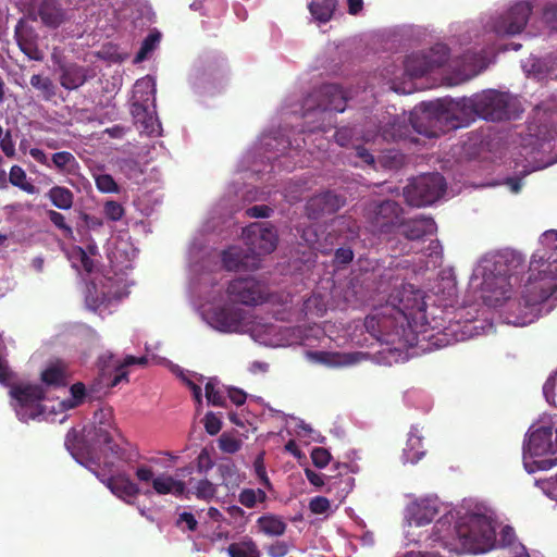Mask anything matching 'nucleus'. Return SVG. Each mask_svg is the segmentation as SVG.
Masks as SVG:
<instances>
[{"label": "nucleus", "instance_id": "14", "mask_svg": "<svg viewBox=\"0 0 557 557\" xmlns=\"http://www.w3.org/2000/svg\"><path fill=\"white\" fill-rule=\"evenodd\" d=\"M345 205V198L334 191L326 190L312 196L306 203V215L310 220H319L326 214L337 212Z\"/></svg>", "mask_w": 557, "mask_h": 557}, {"label": "nucleus", "instance_id": "42", "mask_svg": "<svg viewBox=\"0 0 557 557\" xmlns=\"http://www.w3.org/2000/svg\"><path fill=\"white\" fill-rule=\"evenodd\" d=\"M191 493L198 499L211 502L215 496L216 485L208 479H202L197 481L196 484L191 487Z\"/></svg>", "mask_w": 557, "mask_h": 557}, {"label": "nucleus", "instance_id": "27", "mask_svg": "<svg viewBox=\"0 0 557 557\" xmlns=\"http://www.w3.org/2000/svg\"><path fill=\"white\" fill-rule=\"evenodd\" d=\"M337 3V0H311L308 9L314 20L327 23L333 17Z\"/></svg>", "mask_w": 557, "mask_h": 557}, {"label": "nucleus", "instance_id": "18", "mask_svg": "<svg viewBox=\"0 0 557 557\" xmlns=\"http://www.w3.org/2000/svg\"><path fill=\"white\" fill-rule=\"evenodd\" d=\"M436 228L435 221L430 216L421 215L407 220L403 215L396 231L408 240H419L426 235L434 234Z\"/></svg>", "mask_w": 557, "mask_h": 557}, {"label": "nucleus", "instance_id": "33", "mask_svg": "<svg viewBox=\"0 0 557 557\" xmlns=\"http://www.w3.org/2000/svg\"><path fill=\"white\" fill-rule=\"evenodd\" d=\"M268 499V495L262 488H243L237 497L238 503L248 508H257L259 504H264Z\"/></svg>", "mask_w": 557, "mask_h": 557}, {"label": "nucleus", "instance_id": "32", "mask_svg": "<svg viewBox=\"0 0 557 557\" xmlns=\"http://www.w3.org/2000/svg\"><path fill=\"white\" fill-rule=\"evenodd\" d=\"M227 554L230 557H261V553L251 539L235 542L228 545Z\"/></svg>", "mask_w": 557, "mask_h": 557}, {"label": "nucleus", "instance_id": "52", "mask_svg": "<svg viewBox=\"0 0 557 557\" xmlns=\"http://www.w3.org/2000/svg\"><path fill=\"white\" fill-rule=\"evenodd\" d=\"M330 500L323 496H315L309 503V509L312 513L322 515L330 509Z\"/></svg>", "mask_w": 557, "mask_h": 557}, {"label": "nucleus", "instance_id": "45", "mask_svg": "<svg viewBox=\"0 0 557 557\" xmlns=\"http://www.w3.org/2000/svg\"><path fill=\"white\" fill-rule=\"evenodd\" d=\"M243 441L232 435L223 433L219 438V448L227 454H235L240 450Z\"/></svg>", "mask_w": 557, "mask_h": 557}, {"label": "nucleus", "instance_id": "37", "mask_svg": "<svg viewBox=\"0 0 557 557\" xmlns=\"http://www.w3.org/2000/svg\"><path fill=\"white\" fill-rule=\"evenodd\" d=\"M244 250L239 247H230L222 253V263L227 271H238L246 267Z\"/></svg>", "mask_w": 557, "mask_h": 557}, {"label": "nucleus", "instance_id": "56", "mask_svg": "<svg viewBox=\"0 0 557 557\" xmlns=\"http://www.w3.org/2000/svg\"><path fill=\"white\" fill-rule=\"evenodd\" d=\"M71 395L73 397L72 407L78 406L83 403L86 396V387L82 382L74 383L70 388Z\"/></svg>", "mask_w": 557, "mask_h": 557}, {"label": "nucleus", "instance_id": "9", "mask_svg": "<svg viewBox=\"0 0 557 557\" xmlns=\"http://www.w3.org/2000/svg\"><path fill=\"white\" fill-rule=\"evenodd\" d=\"M557 292V283L550 285L539 272V251L531 257L529 276L521 289V305L531 312Z\"/></svg>", "mask_w": 557, "mask_h": 557}, {"label": "nucleus", "instance_id": "60", "mask_svg": "<svg viewBox=\"0 0 557 557\" xmlns=\"http://www.w3.org/2000/svg\"><path fill=\"white\" fill-rule=\"evenodd\" d=\"M255 470H256V473L260 480V482L264 485V487H267L268 490H272V483L267 474V471H265V468L263 466V462H262V458L259 457L256 461H255Z\"/></svg>", "mask_w": 557, "mask_h": 557}, {"label": "nucleus", "instance_id": "28", "mask_svg": "<svg viewBox=\"0 0 557 557\" xmlns=\"http://www.w3.org/2000/svg\"><path fill=\"white\" fill-rule=\"evenodd\" d=\"M147 357H135V356H126L122 363L114 364V375L107 383L108 387H114L119 385L122 381H128V372L126 368L134 364L145 366L147 364Z\"/></svg>", "mask_w": 557, "mask_h": 557}, {"label": "nucleus", "instance_id": "51", "mask_svg": "<svg viewBox=\"0 0 557 557\" xmlns=\"http://www.w3.org/2000/svg\"><path fill=\"white\" fill-rule=\"evenodd\" d=\"M48 216L51 223L59 230H62L66 236L72 235V227L65 223V218L63 214L54 210H49Z\"/></svg>", "mask_w": 557, "mask_h": 557}, {"label": "nucleus", "instance_id": "17", "mask_svg": "<svg viewBox=\"0 0 557 557\" xmlns=\"http://www.w3.org/2000/svg\"><path fill=\"white\" fill-rule=\"evenodd\" d=\"M95 474L113 495L127 504H132V499L136 498L140 493L139 486L133 482L126 473L107 475L104 473L95 472Z\"/></svg>", "mask_w": 557, "mask_h": 557}, {"label": "nucleus", "instance_id": "39", "mask_svg": "<svg viewBox=\"0 0 557 557\" xmlns=\"http://www.w3.org/2000/svg\"><path fill=\"white\" fill-rule=\"evenodd\" d=\"M9 182L18 188H21L23 191L34 195L38 193L37 187L27 182L26 180V173L20 165H13L9 173Z\"/></svg>", "mask_w": 557, "mask_h": 557}, {"label": "nucleus", "instance_id": "24", "mask_svg": "<svg viewBox=\"0 0 557 557\" xmlns=\"http://www.w3.org/2000/svg\"><path fill=\"white\" fill-rule=\"evenodd\" d=\"M257 527L267 536L278 537L285 534L287 523L280 516L265 513L257 519Z\"/></svg>", "mask_w": 557, "mask_h": 557}, {"label": "nucleus", "instance_id": "25", "mask_svg": "<svg viewBox=\"0 0 557 557\" xmlns=\"http://www.w3.org/2000/svg\"><path fill=\"white\" fill-rule=\"evenodd\" d=\"M153 491L159 495L173 494L183 496L186 494V484L183 481L175 480L171 475H159L152 480Z\"/></svg>", "mask_w": 557, "mask_h": 557}, {"label": "nucleus", "instance_id": "58", "mask_svg": "<svg viewBox=\"0 0 557 557\" xmlns=\"http://www.w3.org/2000/svg\"><path fill=\"white\" fill-rule=\"evenodd\" d=\"M543 20L550 26V28L557 29V4L550 3L545 7Z\"/></svg>", "mask_w": 557, "mask_h": 557}, {"label": "nucleus", "instance_id": "2", "mask_svg": "<svg viewBox=\"0 0 557 557\" xmlns=\"http://www.w3.org/2000/svg\"><path fill=\"white\" fill-rule=\"evenodd\" d=\"M425 111L433 114L437 120L450 121L449 126L457 128L459 126L451 112L461 110L466 114H473L484 120L503 121L509 117L508 96L497 90H484L472 97H463L456 101L437 100L435 102L423 103Z\"/></svg>", "mask_w": 557, "mask_h": 557}, {"label": "nucleus", "instance_id": "47", "mask_svg": "<svg viewBox=\"0 0 557 557\" xmlns=\"http://www.w3.org/2000/svg\"><path fill=\"white\" fill-rule=\"evenodd\" d=\"M92 423L101 426L116 428L111 408H100L95 411Z\"/></svg>", "mask_w": 557, "mask_h": 557}, {"label": "nucleus", "instance_id": "31", "mask_svg": "<svg viewBox=\"0 0 557 557\" xmlns=\"http://www.w3.org/2000/svg\"><path fill=\"white\" fill-rule=\"evenodd\" d=\"M41 381L49 386H64L66 384L64 366L60 362L50 364L41 372Z\"/></svg>", "mask_w": 557, "mask_h": 557}, {"label": "nucleus", "instance_id": "41", "mask_svg": "<svg viewBox=\"0 0 557 557\" xmlns=\"http://www.w3.org/2000/svg\"><path fill=\"white\" fill-rule=\"evenodd\" d=\"M219 474L222 479V484L227 488L238 486L240 483L239 473L237 467L228 461L222 462L218 467Z\"/></svg>", "mask_w": 557, "mask_h": 557}, {"label": "nucleus", "instance_id": "26", "mask_svg": "<svg viewBox=\"0 0 557 557\" xmlns=\"http://www.w3.org/2000/svg\"><path fill=\"white\" fill-rule=\"evenodd\" d=\"M404 69L410 77H421L431 72L425 52H414L408 55L404 62Z\"/></svg>", "mask_w": 557, "mask_h": 557}, {"label": "nucleus", "instance_id": "64", "mask_svg": "<svg viewBox=\"0 0 557 557\" xmlns=\"http://www.w3.org/2000/svg\"><path fill=\"white\" fill-rule=\"evenodd\" d=\"M136 478L138 479V481L140 482H151L152 483V480L154 479L153 478V470L152 468L148 467V466H139L137 469H136Z\"/></svg>", "mask_w": 557, "mask_h": 557}, {"label": "nucleus", "instance_id": "59", "mask_svg": "<svg viewBox=\"0 0 557 557\" xmlns=\"http://www.w3.org/2000/svg\"><path fill=\"white\" fill-rule=\"evenodd\" d=\"M273 209L265 205H257L246 210V215L249 218H269Z\"/></svg>", "mask_w": 557, "mask_h": 557}, {"label": "nucleus", "instance_id": "34", "mask_svg": "<svg viewBox=\"0 0 557 557\" xmlns=\"http://www.w3.org/2000/svg\"><path fill=\"white\" fill-rule=\"evenodd\" d=\"M47 195L52 205L61 210H69L73 206L74 195L66 187L53 186Z\"/></svg>", "mask_w": 557, "mask_h": 557}, {"label": "nucleus", "instance_id": "5", "mask_svg": "<svg viewBox=\"0 0 557 557\" xmlns=\"http://www.w3.org/2000/svg\"><path fill=\"white\" fill-rule=\"evenodd\" d=\"M524 460L540 457L533 463L539 470H548L557 465V426L541 425L528 433L523 446Z\"/></svg>", "mask_w": 557, "mask_h": 557}, {"label": "nucleus", "instance_id": "62", "mask_svg": "<svg viewBox=\"0 0 557 557\" xmlns=\"http://www.w3.org/2000/svg\"><path fill=\"white\" fill-rule=\"evenodd\" d=\"M516 540L513 528L505 525L500 531L499 543L502 546H511Z\"/></svg>", "mask_w": 557, "mask_h": 557}, {"label": "nucleus", "instance_id": "13", "mask_svg": "<svg viewBox=\"0 0 557 557\" xmlns=\"http://www.w3.org/2000/svg\"><path fill=\"white\" fill-rule=\"evenodd\" d=\"M531 13L532 7L529 2H517L495 20L493 30L499 36L519 34L524 29Z\"/></svg>", "mask_w": 557, "mask_h": 557}, {"label": "nucleus", "instance_id": "7", "mask_svg": "<svg viewBox=\"0 0 557 557\" xmlns=\"http://www.w3.org/2000/svg\"><path fill=\"white\" fill-rule=\"evenodd\" d=\"M458 535L463 545L473 554L486 553L495 547L496 531L484 515H473L467 527H460Z\"/></svg>", "mask_w": 557, "mask_h": 557}, {"label": "nucleus", "instance_id": "63", "mask_svg": "<svg viewBox=\"0 0 557 557\" xmlns=\"http://www.w3.org/2000/svg\"><path fill=\"white\" fill-rule=\"evenodd\" d=\"M228 398L234 405L242 406L246 403L247 394L243 389L231 387L228 389Z\"/></svg>", "mask_w": 557, "mask_h": 557}, {"label": "nucleus", "instance_id": "11", "mask_svg": "<svg viewBox=\"0 0 557 557\" xmlns=\"http://www.w3.org/2000/svg\"><path fill=\"white\" fill-rule=\"evenodd\" d=\"M230 299L245 306H258L268 300L267 286L252 276L237 277L228 283Z\"/></svg>", "mask_w": 557, "mask_h": 557}, {"label": "nucleus", "instance_id": "38", "mask_svg": "<svg viewBox=\"0 0 557 557\" xmlns=\"http://www.w3.org/2000/svg\"><path fill=\"white\" fill-rule=\"evenodd\" d=\"M539 272H542V276L547 278L550 285L557 284V257L555 258L554 252L547 258L539 253Z\"/></svg>", "mask_w": 557, "mask_h": 557}, {"label": "nucleus", "instance_id": "1", "mask_svg": "<svg viewBox=\"0 0 557 557\" xmlns=\"http://www.w3.org/2000/svg\"><path fill=\"white\" fill-rule=\"evenodd\" d=\"M425 308L420 289H414L412 285L403 286L389 295L385 306L366 318L364 326L379 339L401 337L407 329L424 319Z\"/></svg>", "mask_w": 557, "mask_h": 557}, {"label": "nucleus", "instance_id": "46", "mask_svg": "<svg viewBox=\"0 0 557 557\" xmlns=\"http://www.w3.org/2000/svg\"><path fill=\"white\" fill-rule=\"evenodd\" d=\"M95 183L101 193H119V185L110 174H99L95 177Z\"/></svg>", "mask_w": 557, "mask_h": 557}, {"label": "nucleus", "instance_id": "3", "mask_svg": "<svg viewBox=\"0 0 557 557\" xmlns=\"http://www.w3.org/2000/svg\"><path fill=\"white\" fill-rule=\"evenodd\" d=\"M513 261L512 253L490 255L483 257L474 270V276L482 277V290L494 294L496 302L509 298Z\"/></svg>", "mask_w": 557, "mask_h": 557}, {"label": "nucleus", "instance_id": "61", "mask_svg": "<svg viewBox=\"0 0 557 557\" xmlns=\"http://www.w3.org/2000/svg\"><path fill=\"white\" fill-rule=\"evenodd\" d=\"M0 139H1L0 147H1V150L3 151V153L9 158L14 157L15 156V145H14V141L12 140L11 134L8 132Z\"/></svg>", "mask_w": 557, "mask_h": 557}, {"label": "nucleus", "instance_id": "4", "mask_svg": "<svg viewBox=\"0 0 557 557\" xmlns=\"http://www.w3.org/2000/svg\"><path fill=\"white\" fill-rule=\"evenodd\" d=\"M115 437L121 438V433L117 428L94 424L91 428L86 429L84 431L83 441L86 446L87 455L94 458L98 451L108 450L116 459L127 465L136 463L140 457L139 453L128 447V445L122 446L116 442Z\"/></svg>", "mask_w": 557, "mask_h": 557}, {"label": "nucleus", "instance_id": "40", "mask_svg": "<svg viewBox=\"0 0 557 557\" xmlns=\"http://www.w3.org/2000/svg\"><path fill=\"white\" fill-rule=\"evenodd\" d=\"M430 70L443 66L449 58V48L445 44L434 45L428 52Z\"/></svg>", "mask_w": 557, "mask_h": 557}, {"label": "nucleus", "instance_id": "44", "mask_svg": "<svg viewBox=\"0 0 557 557\" xmlns=\"http://www.w3.org/2000/svg\"><path fill=\"white\" fill-rule=\"evenodd\" d=\"M103 213L108 220L117 222L124 216L125 210L120 202L115 200H107L103 203Z\"/></svg>", "mask_w": 557, "mask_h": 557}, {"label": "nucleus", "instance_id": "49", "mask_svg": "<svg viewBox=\"0 0 557 557\" xmlns=\"http://www.w3.org/2000/svg\"><path fill=\"white\" fill-rule=\"evenodd\" d=\"M159 41L158 34H149L143 41L139 51L135 57L136 62H140L147 58V54L154 49L156 42Z\"/></svg>", "mask_w": 557, "mask_h": 557}, {"label": "nucleus", "instance_id": "8", "mask_svg": "<svg viewBox=\"0 0 557 557\" xmlns=\"http://www.w3.org/2000/svg\"><path fill=\"white\" fill-rule=\"evenodd\" d=\"M446 190V182L440 173H428L412 180L404 188L406 201L413 207H424L438 200Z\"/></svg>", "mask_w": 557, "mask_h": 557}, {"label": "nucleus", "instance_id": "35", "mask_svg": "<svg viewBox=\"0 0 557 557\" xmlns=\"http://www.w3.org/2000/svg\"><path fill=\"white\" fill-rule=\"evenodd\" d=\"M30 85L39 91V96L45 101H51L57 95V86L51 78L39 74H34L30 77Z\"/></svg>", "mask_w": 557, "mask_h": 557}, {"label": "nucleus", "instance_id": "36", "mask_svg": "<svg viewBox=\"0 0 557 557\" xmlns=\"http://www.w3.org/2000/svg\"><path fill=\"white\" fill-rule=\"evenodd\" d=\"M310 356L314 361L330 367H339L351 362L349 355L341 352L313 351Z\"/></svg>", "mask_w": 557, "mask_h": 557}, {"label": "nucleus", "instance_id": "57", "mask_svg": "<svg viewBox=\"0 0 557 557\" xmlns=\"http://www.w3.org/2000/svg\"><path fill=\"white\" fill-rule=\"evenodd\" d=\"M134 91L135 94H138V92H145V94H154V81L149 77V76H146L141 79H138L136 83H135V86H134Z\"/></svg>", "mask_w": 557, "mask_h": 557}, {"label": "nucleus", "instance_id": "6", "mask_svg": "<svg viewBox=\"0 0 557 557\" xmlns=\"http://www.w3.org/2000/svg\"><path fill=\"white\" fill-rule=\"evenodd\" d=\"M403 215L404 208L391 199H372L363 207V219L374 235L395 233Z\"/></svg>", "mask_w": 557, "mask_h": 557}, {"label": "nucleus", "instance_id": "55", "mask_svg": "<svg viewBox=\"0 0 557 557\" xmlns=\"http://www.w3.org/2000/svg\"><path fill=\"white\" fill-rule=\"evenodd\" d=\"M354 259V251L350 247L337 248L334 255V262L336 264L346 265Z\"/></svg>", "mask_w": 557, "mask_h": 557}, {"label": "nucleus", "instance_id": "48", "mask_svg": "<svg viewBox=\"0 0 557 557\" xmlns=\"http://www.w3.org/2000/svg\"><path fill=\"white\" fill-rule=\"evenodd\" d=\"M206 398L209 404L218 407H226V399L223 394L215 388L212 382H208L205 386Z\"/></svg>", "mask_w": 557, "mask_h": 557}, {"label": "nucleus", "instance_id": "43", "mask_svg": "<svg viewBox=\"0 0 557 557\" xmlns=\"http://www.w3.org/2000/svg\"><path fill=\"white\" fill-rule=\"evenodd\" d=\"M293 543L284 540H276L265 546L269 557H285L293 548Z\"/></svg>", "mask_w": 557, "mask_h": 557}, {"label": "nucleus", "instance_id": "53", "mask_svg": "<svg viewBox=\"0 0 557 557\" xmlns=\"http://www.w3.org/2000/svg\"><path fill=\"white\" fill-rule=\"evenodd\" d=\"M205 429L206 432L210 435H215L221 431L222 422L219 417H216L213 412H208L205 416Z\"/></svg>", "mask_w": 557, "mask_h": 557}, {"label": "nucleus", "instance_id": "54", "mask_svg": "<svg viewBox=\"0 0 557 557\" xmlns=\"http://www.w3.org/2000/svg\"><path fill=\"white\" fill-rule=\"evenodd\" d=\"M354 134L355 133L351 127L344 126V127L336 129L334 137H335L336 143L341 147H347L350 144V141L354 137Z\"/></svg>", "mask_w": 557, "mask_h": 557}, {"label": "nucleus", "instance_id": "30", "mask_svg": "<svg viewBox=\"0 0 557 557\" xmlns=\"http://www.w3.org/2000/svg\"><path fill=\"white\" fill-rule=\"evenodd\" d=\"M51 161L60 172L69 175H75L79 170V163L69 151H60L53 153Z\"/></svg>", "mask_w": 557, "mask_h": 557}, {"label": "nucleus", "instance_id": "21", "mask_svg": "<svg viewBox=\"0 0 557 557\" xmlns=\"http://www.w3.org/2000/svg\"><path fill=\"white\" fill-rule=\"evenodd\" d=\"M215 322L224 332L237 331L245 320V312L239 308L224 306L215 312Z\"/></svg>", "mask_w": 557, "mask_h": 557}, {"label": "nucleus", "instance_id": "19", "mask_svg": "<svg viewBox=\"0 0 557 557\" xmlns=\"http://www.w3.org/2000/svg\"><path fill=\"white\" fill-rule=\"evenodd\" d=\"M317 110L321 112H344L346 109L347 99L344 90L336 84L322 85L317 92Z\"/></svg>", "mask_w": 557, "mask_h": 557}, {"label": "nucleus", "instance_id": "12", "mask_svg": "<svg viewBox=\"0 0 557 557\" xmlns=\"http://www.w3.org/2000/svg\"><path fill=\"white\" fill-rule=\"evenodd\" d=\"M249 249L257 255H269L276 249L278 235L270 222L251 223L243 230Z\"/></svg>", "mask_w": 557, "mask_h": 557}, {"label": "nucleus", "instance_id": "29", "mask_svg": "<svg viewBox=\"0 0 557 557\" xmlns=\"http://www.w3.org/2000/svg\"><path fill=\"white\" fill-rule=\"evenodd\" d=\"M417 432V429L410 431L406 447L404 448L406 460L412 463L418 462L425 455L422 437Z\"/></svg>", "mask_w": 557, "mask_h": 557}, {"label": "nucleus", "instance_id": "20", "mask_svg": "<svg viewBox=\"0 0 557 557\" xmlns=\"http://www.w3.org/2000/svg\"><path fill=\"white\" fill-rule=\"evenodd\" d=\"M132 115L135 125L140 133H145L148 136H159L161 134V124L157 116L148 110L146 106L139 102L132 104Z\"/></svg>", "mask_w": 557, "mask_h": 557}, {"label": "nucleus", "instance_id": "10", "mask_svg": "<svg viewBox=\"0 0 557 557\" xmlns=\"http://www.w3.org/2000/svg\"><path fill=\"white\" fill-rule=\"evenodd\" d=\"M10 395L14 400V410L21 421L27 422L44 414L41 400L45 398V391L40 385H13Z\"/></svg>", "mask_w": 557, "mask_h": 557}, {"label": "nucleus", "instance_id": "15", "mask_svg": "<svg viewBox=\"0 0 557 557\" xmlns=\"http://www.w3.org/2000/svg\"><path fill=\"white\" fill-rule=\"evenodd\" d=\"M14 38L21 51L34 61H42L44 52L38 47V34L36 29L22 17L14 28Z\"/></svg>", "mask_w": 557, "mask_h": 557}, {"label": "nucleus", "instance_id": "22", "mask_svg": "<svg viewBox=\"0 0 557 557\" xmlns=\"http://www.w3.org/2000/svg\"><path fill=\"white\" fill-rule=\"evenodd\" d=\"M87 81L86 70L75 63L60 66V84L64 89L74 90Z\"/></svg>", "mask_w": 557, "mask_h": 557}, {"label": "nucleus", "instance_id": "50", "mask_svg": "<svg viewBox=\"0 0 557 557\" xmlns=\"http://www.w3.org/2000/svg\"><path fill=\"white\" fill-rule=\"evenodd\" d=\"M311 459L315 467L324 468L331 460V454L323 447H315L311 451Z\"/></svg>", "mask_w": 557, "mask_h": 557}, {"label": "nucleus", "instance_id": "23", "mask_svg": "<svg viewBox=\"0 0 557 557\" xmlns=\"http://www.w3.org/2000/svg\"><path fill=\"white\" fill-rule=\"evenodd\" d=\"M411 520L418 527L431 523L438 513V507L432 499H421L411 505Z\"/></svg>", "mask_w": 557, "mask_h": 557}, {"label": "nucleus", "instance_id": "16", "mask_svg": "<svg viewBox=\"0 0 557 557\" xmlns=\"http://www.w3.org/2000/svg\"><path fill=\"white\" fill-rule=\"evenodd\" d=\"M28 16L36 21L40 18L41 23L51 29H57L67 20V11L63 8L61 0H41L37 11L28 12Z\"/></svg>", "mask_w": 557, "mask_h": 557}]
</instances>
